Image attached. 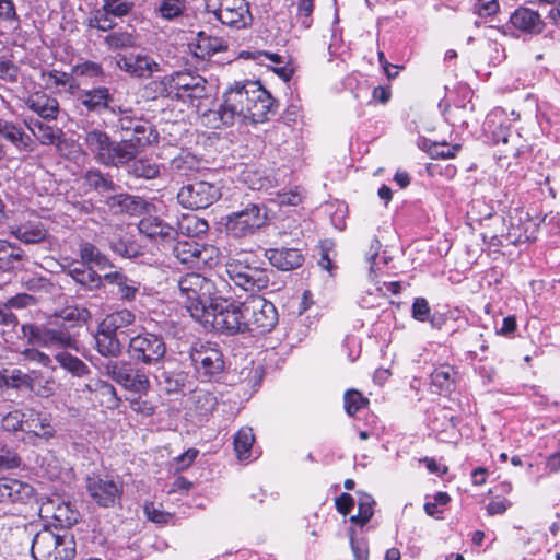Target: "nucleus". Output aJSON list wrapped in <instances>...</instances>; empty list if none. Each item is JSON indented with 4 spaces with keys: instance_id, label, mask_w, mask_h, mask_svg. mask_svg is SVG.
Segmentation results:
<instances>
[{
    "instance_id": "nucleus-1",
    "label": "nucleus",
    "mask_w": 560,
    "mask_h": 560,
    "mask_svg": "<svg viewBox=\"0 0 560 560\" xmlns=\"http://www.w3.org/2000/svg\"><path fill=\"white\" fill-rule=\"evenodd\" d=\"M226 106L234 114L236 122L258 124L268 120L273 114L275 101L258 82L246 83L230 89L225 94Z\"/></svg>"
},
{
    "instance_id": "nucleus-2",
    "label": "nucleus",
    "mask_w": 560,
    "mask_h": 560,
    "mask_svg": "<svg viewBox=\"0 0 560 560\" xmlns=\"http://www.w3.org/2000/svg\"><path fill=\"white\" fill-rule=\"evenodd\" d=\"M117 114V119L113 124L116 132H119L121 140L118 143H125L130 152V161H132L145 148L158 143L159 133L149 121L131 115V110L121 109L120 107L112 108Z\"/></svg>"
},
{
    "instance_id": "nucleus-3",
    "label": "nucleus",
    "mask_w": 560,
    "mask_h": 560,
    "mask_svg": "<svg viewBox=\"0 0 560 560\" xmlns=\"http://www.w3.org/2000/svg\"><path fill=\"white\" fill-rule=\"evenodd\" d=\"M178 290L182 303L195 320L205 316L209 304L215 299L214 283L196 272L180 277Z\"/></svg>"
},
{
    "instance_id": "nucleus-4",
    "label": "nucleus",
    "mask_w": 560,
    "mask_h": 560,
    "mask_svg": "<svg viewBox=\"0 0 560 560\" xmlns=\"http://www.w3.org/2000/svg\"><path fill=\"white\" fill-rule=\"evenodd\" d=\"M197 322L206 329L228 335L245 332L243 303L236 304L222 298H215L206 310L205 316L198 318Z\"/></svg>"
},
{
    "instance_id": "nucleus-5",
    "label": "nucleus",
    "mask_w": 560,
    "mask_h": 560,
    "mask_svg": "<svg viewBox=\"0 0 560 560\" xmlns=\"http://www.w3.org/2000/svg\"><path fill=\"white\" fill-rule=\"evenodd\" d=\"M262 265L253 255L240 254L226 261L225 271L230 280L244 291H260L269 283V272Z\"/></svg>"
},
{
    "instance_id": "nucleus-6",
    "label": "nucleus",
    "mask_w": 560,
    "mask_h": 560,
    "mask_svg": "<svg viewBox=\"0 0 560 560\" xmlns=\"http://www.w3.org/2000/svg\"><path fill=\"white\" fill-rule=\"evenodd\" d=\"M85 150L100 164L120 167L130 162V152L125 143H118L110 136L98 128L85 131L83 137Z\"/></svg>"
},
{
    "instance_id": "nucleus-7",
    "label": "nucleus",
    "mask_w": 560,
    "mask_h": 560,
    "mask_svg": "<svg viewBox=\"0 0 560 560\" xmlns=\"http://www.w3.org/2000/svg\"><path fill=\"white\" fill-rule=\"evenodd\" d=\"M21 331L32 346H39L58 352L67 349L78 350L77 339L63 325L23 324Z\"/></svg>"
},
{
    "instance_id": "nucleus-8",
    "label": "nucleus",
    "mask_w": 560,
    "mask_h": 560,
    "mask_svg": "<svg viewBox=\"0 0 560 560\" xmlns=\"http://www.w3.org/2000/svg\"><path fill=\"white\" fill-rule=\"evenodd\" d=\"M31 551L35 560H71L75 555V544L69 536L44 528L35 535Z\"/></svg>"
},
{
    "instance_id": "nucleus-9",
    "label": "nucleus",
    "mask_w": 560,
    "mask_h": 560,
    "mask_svg": "<svg viewBox=\"0 0 560 560\" xmlns=\"http://www.w3.org/2000/svg\"><path fill=\"white\" fill-rule=\"evenodd\" d=\"M245 331L265 334L271 331L278 323L276 306L260 295H252L243 302Z\"/></svg>"
},
{
    "instance_id": "nucleus-10",
    "label": "nucleus",
    "mask_w": 560,
    "mask_h": 560,
    "mask_svg": "<svg viewBox=\"0 0 560 560\" xmlns=\"http://www.w3.org/2000/svg\"><path fill=\"white\" fill-rule=\"evenodd\" d=\"M172 253L178 262L190 268L211 267L217 262L220 254L214 245L199 243L190 237L176 240Z\"/></svg>"
},
{
    "instance_id": "nucleus-11",
    "label": "nucleus",
    "mask_w": 560,
    "mask_h": 560,
    "mask_svg": "<svg viewBox=\"0 0 560 560\" xmlns=\"http://www.w3.org/2000/svg\"><path fill=\"white\" fill-rule=\"evenodd\" d=\"M267 222V212L260 206L249 202L243 209L232 211L224 219V228L233 237H245L256 233Z\"/></svg>"
},
{
    "instance_id": "nucleus-12",
    "label": "nucleus",
    "mask_w": 560,
    "mask_h": 560,
    "mask_svg": "<svg viewBox=\"0 0 560 560\" xmlns=\"http://www.w3.org/2000/svg\"><path fill=\"white\" fill-rule=\"evenodd\" d=\"M166 353L163 338L151 332H142L132 337L128 345V354L136 361L145 365L160 363Z\"/></svg>"
},
{
    "instance_id": "nucleus-13",
    "label": "nucleus",
    "mask_w": 560,
    "mask_h": 560,
    "mask_svg": "<svg viewBox=\"0 0 560 560\" xmlns=\"http://www.w3.org/2000/svg\"><path fill=\"white\" fill-rule=\"evenodd\" d=\"M190 360L199 377L210 381L224 369L223 353L211 342H197L190 349Z\"/></svg>"
},
{
    "instance_id": "nucleus-14",
    "label": "nucleus",
    "mask_w": 560,
    "mask_h": 560,
    "mask_svg": "<svg viewBox=\"0 0 560 560\" xmlns=\"http://www.w3.org/2000/svg\"><path fill=\"white\" fill-rule=\"evenodd\" d=\"M222 196L218 184L198 180L184 185L177 192L178 202L187 209H206Z\"/></svg>"
},
{
    "instance_id": "nucleus-15",
    "label": "nucleus",
    "mask_w": 560,
    "mask_h": 560,
    "mask_svg": "<svg viewBox=\"0 0 560 560\" xmlns=\"http://www.w3.org/2000/svg\"><path fill=\"white\" fill-rule=\"evenodd\" d=\"M208 96L209 86L203 77L190 71L175 72V101L199 107Z\"/></svg>"
},
{
    "instance_id": "nucleus-16",
    "label": "nucleus",
    "mask_w": 560,
    "mask_h": 560,
    "mask_svg": "<svg viewBox=\"0 0 560 560\" xmlns=\"http://www.w3.org/2000/svg\"><path fill=\"white\" fill-rule=\"evenodd\" d=\"M207 8L222 24L230 27L243 28L252 21L245 0H208Z\"/></svg>"
},
{
    "instance_id": "nucleus-17",
    "label": "nucleus",
    "mask_w": 560,
    "mask_h": 560,
    "mask_svg": "<svg viewBox=\"0 0 560 560\" xmlns=\"http://www.w3.org/2000/svg\"><path fill=\"white\" fill-rule=\"evenodd\" d=\"M133 0H103L102 5L91 12L88 26L108 32L116 26L114 19H124L135 9Z\"/></svg>"
},
{
    "instance_id": "nucleus-18",
    "label": "nucleus",
    "mask_w": 560,
    "mask_h": 560,
    "mask_svg": "<svg viewBox=\"0 0 560 560\" xmlns=\"http://www.w3.org/2000/svg\"><path fill=\"white\" fill-rule=\"evenodd\" d=\"M90 497L101 506H112L120 498L122 486L109 476L93 475L86 479Z\"/></svg>"
},
{
    "instance_id": "nucleus-19",
    "label": "nucleus",
    "mask_w": 560,
    "mask_h": 560,
    "mask_svg": "<svg viewBox=\"0 0 560 560\" xmlns=\"http://www.w3.org/2000/svg\"><path fill=\"white\" fill-rule=\"evenodd\" d=\"M117 67L139 79H149L154 72H159L160 65L150 56L143 54L118 55L116 57Z\"/></svg>"
},
{
    "instance_id": "nucleus-20",
    "label": "nucleus",
    "mask_w": 560,
    "mask_h": 560,
    "mask_svg": "<svg viewBox=\"0 0 560 560\" xmlns=\"http://www.w3.org/2000/svg\"><path fill=\"white\" fill-rule=\"evenodd\" d=\"M39 511L44 517L51 518L54 525L61 528L72 526L79 518V512L59 497L44 501Z\"/></svg>"
},
{
    "instance_id": "nucleus-21",
    "label": "nucleus",
    "mask_w": 560,
    "mask_h": 560,
    "mask_svg": "<svg viewBox=\"0 0 560 560\" xmlns=\"http://www.w3.org/2000/svg\"><path fill=\"white\" fill-rule=\"evenodd\" d=\"M85 387L90 398L105 409L115 410L121 404V398L118 396L115 386L107 381L94 378Z\"/></svg>"
},
{
    "instance_id": "nucleus-22",
    "label": "nucleus",
    "mask_w": 560,
    "mask_h": 560,
    "mask_svg": "<svg viewBox=\"0 0 560 560\" xmlns=\"http://www.w3.org/2000/svg\"><path fill=\"white\" fill-rule=\"evenodd\" d=\"M512 26L525 34H540L545 22L540 14L526 7H518L510 16Z\"/></svg>"
},
{
    "instance_id": "nucleus-23",
    "label": "nucleus",
    "mask_w": 560,
    "mask_h": 560,
    "mask_svg": "<svg viewBox=\"0 0 560 560\" xmlns=\"http://www.w3.org/2000/svg\"><path fill=\"white\" fill-rule=\"evenodd\" d=\"M536 224L528 214L523 213L510 215V225L506 232V240L512 244H522L535 240Z\"/></svg>"
},
{
    "instance_id": "nucleus-24",
    "label": "nucleus",
    "mask_w": 560,
    "mask_h": 560,
    "mask_svg": "<svg viewBox=\"0 0 560 560\" xmlns=\"http://www.w3.org/2000/svg\"><path fill=\"white\" fill-rule=\"evenodd\" d=\"M24 432L49 440L55 435L51 416L34 408H25Z\"/></svg>"
},
{
    "instance_id": "nucleus-25",
    "label": "nucleus",
    "mask_w": 560,
    "mask_h": 560,
    "mask_svg": "<svg viewBox=\"0 0 560 560\" xmlns=\"http://www.w3.org/2000/svg\"><path fill=\"white\" fill-rule=\"evenodd\" d=\"M138 230L141 234L155 242L168 243L175 240V229L156 217L140 220Z\"/></svg>"
},
{
    "instance_id": "nucleus-26",
    "label": "nucleus",
    "mask_w": 560,
    "mask_h": 560,
    "mask_svg": "<svg viewBox=\"0 0 560 560\" xmlns=\"http://www.w3.org/2000/svg\"><path fill=\"white\" fill-rule=\"evenodd\" d=\"M11 235L25 244H37L48 237V231L38 220H28L9 226Z\"/></svg>"
},
{
    "instance_id": "nucleus-27",
    "label": "nucleus",
    "mask_w": 560,
    "mask_h": 560,
    "mask_svg": "<svg viewBox=\"0 0 560 560\" xmlns=\"http://www.w3.org/2000/svg\"><path fill=\"white\" fill-rule=\"evenodd\" d=\"M78 100L89 112L102 113L110 108L109 105L114 101V97L108 88L97 86L90 90H82Z\"/></svg>"
},
{
    "instance_id": "nucleus-28",
    "label": "nucleus",
    "mask_w": 560,
    "mask_h": 560,
    "mask_svg": "<svg viewBox=\"0 0 560 560\" xmlns=\"http://www.w3.org/2000/svg\"><path fill=\"white\" fill-rule=\"evenodd\" d=\"M266 257L272 266L281 270L295 269L304 261L303 255L296 248H270L266 250Z\"/></svg>"
},
{
    "instance_id": "nucleus-29",
    "label": "nucleus",
    "mask_w": 560,
    "mask_h": 560,
    "mask_svg": "<svg viewBox=\"0 0 560 560\" xmlns=\"http://www.w3.org/2000/svg\"><path fill=\"white\" fill-rule=\"evenodd\" d=\"M25 105L44 119H56L59 114L58 101L44 92L31 94L26 98Z\"/></svg>"
},
{
    "instance_id": "nucleus-30",
    "label": "nucleus",
    "mask_w": 560,
    "mask_h": 560,
    "mask_svg": "<svg viewBox=\"0 0 560 560\" xmlns=\"http://www.w3.org/2000/svg\"><path fill=\"white\" fill-rule=\"evenodd\" d=\"M0 136L11 142L19 150L26 152L34 151V140L12 121L0 118Z\"/></svg>"
},
{
    "instance_id": "nucleus-31",
    "label": "nucleus",
    "mask_w": 560,
    "mask_h": 560,
    "mask_svg": "<svg viewBox=\"0 0 560 560\" xmlns=\"http://www.w3.org/2000/svg\"><path fill=\"white\" fill-rule=\"evenodd\" d=\"M79 256L81 258L82 266L93 269L97 268L100 270L113 268V264L109 258L103 254L98 247L90 242H82L79 244Z\"/></svg>"
},
{
    "instance_id": "nucleus-32",
    "label": "nucleus",
    "mask_w": 560,
    "mask_h": 560,
    "mask_svg": "<svg viewBox=\"0 0 560 560\" xmlns=\"http://www.w3.org/2000/svg\"><path fill=\"white\" fill-rule=\"evenodd\" d=\"M27 128L43 145L59 147L65 135L60 128L47 125L37 119L31 120L27 124Z\"/></svg>"
},
{
    "instance_id": "nucleus-33",
    "label": "nucleus",
    "mask_w": 560,
    "mask_h": 560,
    "mask_svg": "<svg viewBox=\"0 0 560 560\" xmlns=\"http://www.w3.org/2000/svg\"><path fill=\"white\" fill-rule=\"evenodd\" d=\"M96 350L105 358H118L122 353V346L115 332L98 326L95 335Z\"/></svg>"
},
{
    "instance_id": "nucleus-34",
    "label": "nucleus",
    "mask_w": 560,
    "mask_h": 560,
    "mask_svg": "<svg viewBox=\"0 0 560 560\" xmlns=\"http://www.w3.org/2000/svg\"><path fill=\"white\" fill-rule=\"evenodd\" d=\"M200 160L189 152H182L170 162L172 173L180 177L192 176L200 170Z\"/></svg>"
},
{
    "instance_id": "nucleus-35",
    "label": "nucleus",
    "mask_w": 560,
    "mask_h": 560,
    "mask_svg": "<svg viewBox=\"0 0 560 560\" xmlns=\"http://www.w3.org/2000/svg\"><path fill=\"white\" fill-rule=\"evenodd\" d=\"M201 121L205 126L213 129L223 126H231L236 122L234 114L226 106V97L219 109H209L201 115Z\"/></svg>"
},
{
    "instance_id": "nucleus-36",
    "label": "nucleus",
    "mask_w": 560,
    "mask_h": 560,
    "mask_svg": "<svg viewBox=\"0 0 560 560\" xmlns=\"http://www.w3.org/2000/svg\"><path fill=\"white\" fill-rule=\"evenodd\" d=\"M68 275L83 289L97 290L103 285V278L93 268L74 267L68 270Z\"/></svg>"
},
{
    "instance_id": "nucleus-37",
    "label": "nucleus",
    "mask_w": 560,
    "mask_h": 560,
    "mask_svg": "<svg viewBox=\"0 0 560 560\" xmlns=\"http://www.w3.org/2000/svg\"><path fill=\"white\" fill-rule=\"evenodd\" d=\"M119 385L128 392L147 394L150 381L143 371L135 370L130 364L129 371L125 373Z\"/></svg>"
},
{
    "instance_id": "nucleus-38",
    "label": "nucleus",
    "mask_w": 560,
    "mask_h": 560,
    "mask_svg": "<svg viewBox=\"0 0 560 560\" xmlns=\"http://www.w3.org/2000/svg\"><path fill=\"white\" fill-rule=\"evenodd\" d=\"M187 3V0H158L154 14L164 21H174L185 13Z\"/></svg>"
},
{
    "instance_id": "nucleus-39",
    "label": "nucleus",
    "mask_w": 560,
    "mask_h": 560,
    "mask_svg": "<svg viewBox=\"0 0 560 560\" xmlns=\"http://www.w3.org/2000/svg\"><path fill=\"white\" fill-rule=\"evenodd\" d=\"M23 259V250L7 241H0V269L12 270Z\"/></svg>"
},
{
    "instance_id": "nucleus-40",
    "label": "nucleus",
    "mask_w": 560,
    "mask_h": 560,
    "mask_svg": "<svg viewBox=\"0 0 560 560\" xmlns=\"http://www.w3.org/2000/svg\"><path fill=\"white\" fill-rule=\"evenodd\" d=\"M128 173L137 178L152 179L159 176L160 167L149 159H133L128 164Z\"/></svg>"
},
{
    "instance_id": "nucleus-41",
    "label": "nucleus",
    "mask_w": 560,
    "mask_h": 560,
    "mask_svg": "<svg viewBox=\"0 0 560 560\" xmlns=\"http://www.w3.org/2000/svg\"><path fill=\"white\" fill-rule=\"evenodd\" d=\"M136 317L129 310H121L108 314L100 324L105 330L117 332V330L133 324Z\"/></svg>"
},
{
    "instance_id": "nucleus-42",
    "label": "nucleus",
    "mask_w": 560,
    "mask_h": 560,
    "mask_svg": "<svg viewBox=\"0 0 560 560\" xmlns=\"http://www.w3.org/2000/svg\"><path fill=\"white\" fill-rule=\"evenodd\" d=\"M456 372L450 365H441L431 374V385L439 392H448L455 383Z\"/></svg>"
},
{
    "instance_id": "nucleus-43",
    "label": "nucleus",
    "mask_w": 560,
    "mask_h": 560,
    "mask_svg": "<svg viewBox=\"0 0 560 560\" xmlns=\"http://www.w3.org/2000/svg\"><path fill=\"white\" fill-rule=\"evenodd\" d=\"M255 442V435L252 428L240 429L234 436V451L238 459L244 460L250 456L252 446Z\"/></svg>"
},
{
    "instance_id": "nucleus-44",
    "label": "nucleus",
    "mask_w": 560,
    "mask_h": 560,
    "mask_svg": "<svg viewBox=\"0 0 560 560\" xmlns=\"http://www.w3.org/2000/svg\"><path fill=\"white\" fill-rule=\"evenodd\" d=\"M130 364L129 361L125 360H108L102 362L98 365V370L102 375L107 376L119 385L125 373L129 371Z\"/></svg>"
},
{
    "instance_id": "nucleus-45",
    "label": "nucleus",
    "mask_w": 560,
    "mask_h": 560,
    "mask_svg": "<svg viewBox=\"0 0 560 560\" xmlns=\"http://www.w3.org/2000/svg\"><path fill=\"white\" fill-rule=\"evenodd\" d=\"M42 80L46 89L74 88L73 78L69 73L58 70L43 71Z\"/></svg>"
},
{
    "instance_id": "nucleus-46",
    "label": "nucleus",
    "mask_w": 560,
    "mask_h": 560,
    "mask_svg": "<svg viewBox=\"0 0 560 560\" xmlns=\"http://www.w3.org/2000/svg\"><path fill=\"white\" fill-rule=\"evenodd\" d=\"M180 232L185 235L184 237L194 238L205 234L208 229V222L205 219H200L196 215H188L183 219L179 223Z\"/></svg>"
},
{
    "instance_id": "nucleus-47",
    "label": "nucleus",
    "mask_w": 560,
    "mask_h": 560,
    "mask_svg": "<svg viewBox=\"0 0 560 560\" xmlns=\"http://www.w3.org/2000/svg\"><path fill=\"white\" fill-rule=\"evenodd\" d=\"M55 359L65 370L77 376L85 375L89 372L88 365L82 360L68 352H57Z\"/></svg>"
},
{
    "instance_id": "nucleus-48",
    "label": "nucleus",
    "mask_w": 560,
    "mask_h": 560,
    "mask_svg": "<svg viewBox=\"0 0 560 560\" xmlns=\"http://www.w3.org/2000/svg\"><path fill=\"white\" fill-rule=\"evenodd\" d=\"M374 500L370 494L361 493L359 497L357 515L350 517V522L354 524L365 525L374 514Z\"/></svg>"
},
{
    "instance_id": "nucleus-49",
    "label": "nucleus",
    "mask_w": 560,
    "mask_h": 560,
    "mask_svg": "<svg viewBox=\"0 0 560 560\" xmlns=\"http://www.w3.org/2000/svg\"><path fill=\"white\" fill-rule=\"evenodd\" d=\"M149 86L153 90L154 97L175 100V72L152 81Z\"/></svg>"
},
{
    "instance_id": "nucleus-50",
    "label": "nucleus",
    "mask_w": 560,
    "mask_h": 560,
    "mask_svg": "<svg viewBox=\"0 0 560 560\" xmlns=\"http://www.w3.org/2000/svg\"><path fill=\"white\" fill-rule=\"evenodd\" d=\"M104 40L107 47L112 50L130 48L136 45L135 35L127 31L110 33Z\"/></svg>"
},
{
    "instance_id": "nucleus-51",
    "label": "nucleus",
    "mask_w": 560,
    "mask_h": 560,
    "mask_svg": "<svg viewBox=\"0 0 560 560\" xmlns=\"http://www.w3.org/2000/svg\"><path fill=\"white\" fill-rule=\"evenodd\" d=\"M22 483L16 479H0V502L20 499Z\"/></svg>"
},
{
    "instance_id": "nucleus-52",
    "label": "nucleus",
    "mask_w": 560,
    "mask_h": 560,
    "mask_svg": "<svg viewBox=\"0 0 560 560\" xmlns=\"http://www.w3.org/2000/svg\"><path fill=\"white\" fill-rule=\"evenodd\" d=\"M25 409L13 410L2 418V428L9 432L24 431Z\"/></svg>"
},
{
    "instance_id": "nucleus-53",
    "label": "nucleus",
    "mask_w": 560,
    "mask_h": 560,
    "mask_svg": "<svg viewBox=\"0 0 560 560\" xmlns=\"http://www.w3.org/2000/svg\"><path fill=\"white\" fill-rule=\"evenodd\" d=\"M345 409L349 416L355 415L362 407L369 404V400L364 398L361 393L355 389H349L345 394Z\"/></svg>"
},
{
    "instance_id": "nucleus-54",
    "label": "nucleus",
    "mask_w": 560,
    "mask_h": 560,
    "mask_svg": "<svg viewBox=\"0 0 560 560\" xmlns=\"http://www.w3.org/2000/svg\"><path fill=\"white\" fill-rule=\"evenodd\" d=\"M86 180L90 186L103 191H114L115 184L113 180L106 178L100 171H89L86 173Z\"/></svg>"
},
{
    "instance_id": "nucleus-55",
    "label": "nucleus",
    "mask_w": 560,
    "mask_h": 560,
    "mask_svg": "<svg viewBox=\"0 0 560 560\" xmlns=\"http://www.w3.org/2000/svg\"><path fill=\"white\" fill-rule=\"evenodd\" d=\"M460 148V144L433 143L429 148V153L433 159H451L457 154Z\"/></svg>"
},
{
    "instance_id": "nucleus-56",
    "label": "nucleus",
    "mask_w": 560,
    "mask_h": 560,
    "mask_svg": "<svg viewBox=\"0 0 560 560\" xmlns=\"http://www.w3.org/2000/svg\"><path fill=\"white\" fill-rule=\"evenodd\" d=\"M74 72L78 75L89 77V78H102L104 77V71L101 65L94 61H85L75 66Z\"/></svg>"
},
{
    "instance_id": "nucleus-57",
    "label": "nucleus",
    "mask_w": 560,
    "mask_h": 560,
    "mask_svg": "<svg viewBox=\"0 0 560 560\" xmlns=\"http://www.w3.org/2000/svg\"><path fill=\"white\" fill-rule=\"evenodd\" d=\"M21 355L24 360L36 362L43 366H50L52 360L50 357L36 348H26L21 351Z\"/></svg>"
},
{
    "instance_id": "nucleus-58",
    "label": "nucleus",
    "mask_w": 560,
    "mask_h": 560,
    "mask_svg": "<svg viewBox=\"0 0 560 560\" xmlns=\"http://www.w3.org/2000/svg\"><path fill=\"white\" fill-rule=\"evenodd\" d=\"M19 75V68L11 61L0 58V79L5 82H16Z\"/></svg>"
},
{
    "instance_id": "nucleus-59",
    "label": "nucleus",
    "mask_w": 560,
    "mask_h": 560,
    "mask_svg": "<svg viewBox=\"0 0 560 560\" xmlns=\"http://www.w3.org/2000/svg\"><path fill=\"white\" fill-rule=\"evenodd\" d=\"M36 303V299L26 293H20L9 299L4 304L8 311L11 308H24Z\"/></svg>"
},
{
    "instance_id": "nucleus-60",
    "label": "nucleus",
    "mask_w": 560,
    "mask_h": 560,
    "mask_svg": "<svg viewBox=\"0 0 560 560\" xmlns=\"http://www.w3.org/2000/svg\"><path fill=\"white\" fill-rule=\"evenodd\" d=\"M430 314V306L424 298H417L412 303V317L419 322H425Z\"/></svg>"
},
{
    "instance_id": "nucleus-61",
    "label": "nucleus",
    "mask_w": 560,
    "mask_h": 560,
    "mask_svg": "<svg viewBox=\"0 0 560 560\" xmlns=\"http://www.w3.org/2000/svg\"><path fill=\"white\" fill-rule=\"evenodd\" d=\"M314 9V0H299L298 14L301 18V25L304 28L311 26V14Z\"/></svg>"
},
{
    "instance_id": "nucleus-62",
    "label": "nucleus",
    "mask_w": 560,
    "mask_h": 560,
    "mask_svg": "<svg viewBox=\"0 0 560 560\" xmlns=\"http://www.w3.org/2000/svg\"><path fill=\"white\" fill-rule=\"evenodd\" d=\"M450 501V495L446 492H438L434 495L433 502H427L424 504V511L430 516H436L441 513V511L438 509L439 505H445Z\"/></svg>"
},
{
    "instance_id": "nucleus-63",
    "label": "nucleus",
    "mask_w": 560,
    "mask_h": 560,
    "mask_svg": "<svg viewBox=\"0 0 560 560\" xmlns=\"http://www.w3.org/2000/svg\"><path fill=\"white\" fill-rule=\"evenodd\" d=\"M499 3L497 0H476L475 12L480 16H490L497 13Z\"/></svg>"
},
{
    "instance_id": "nucleus-64",
    "label": "nucleus",
    "mask_w": 560,
    "mask_h": 560,
    "mask_svg": "<svg viewBox=\"0 0 560 560\" xmlns=\"http://www.w3.org/2000/svg\"><path fill=\"white\" fill-rule=\"evenodd\" d=\"M130 408L142 416H152L154 413V406L148 401L142 399L141 397L129 399Z\"/></svg>"
}]
</instances>
